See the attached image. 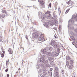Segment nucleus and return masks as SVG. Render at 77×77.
I'll list each match as a JSON object with an SVG mask.
<instances>
[{"label": "nucleus", "mask_w": 77, "mask_h": 77, "mask_svg": "<svg viewBox=\"0 0 77 77\" xmlns=\"http://www.w3.org/2000/svg\"><path fill=\"white\" fill-rule=\"evenodd\" d=\"M0 19H2V17H1V15L0 14Z\"/></svg>", "instance_id": "nucleus-52"}, {"label": "nucleus", "mask_w": 77, "mask_h": 77, "mask_svg": "<svg viewBox=\"0 0 77 77\" xmlns=\"http://www.w3.org/2000/svg\"><path fill=\"white\" fill-rule=\"evenodd\" d=\"M53 16L54 17V18H57V15H56V13L55 12H54L53 13Z\"/></svg>", "instance_id": "nucleus-12"}, {"label": "nucleus", "mask_w": 77, "mask_h": 77, "mask_svg": "<svg viewBox=\"0 0 77 77\" xmlns=\"http://www.w3.org/2000/svg\"><path fill=\"white\" fill-rule=\"evenodd\" d=\"M26 37H27V35H26Z\"/></svg>", "instance_id": "nucleus-57"}, {"label": "nucleus", "mask_w": 77, "mask_h": 77, "mask_svg": "<svg viewBox=\"0 0 77 77\" xmlns=\"http://www.w3.org/2000/svg\"><path fill=\"white\" fill-rule=\"evenodd\" d=\"M55 69L56 71H58V68L57 67H55Z\"/></svg>", "instance_id": "nucleus-39"}, {"label": "nucleus", "mask_w": 77, "mask_h": 77, "mask_svg": "<svg viewBox=\"0 0 77 77\" xmlns=\"http://www.w3.org/2000/svg\"><path fill=\"white\" fill-rule=\"evenodd\" d=\"M56 43L55 41H52L51 42V43H50L51 45H52L53 46Z\"/></svg>", "instance_id": "nucleus-13"}, {"label": "nucleus", "mask_w": 77, "mask_h": 77, "mask_svg": "<svg viewBox=\"0 0 77 77\" xmlns=\"http://www.w3.org/2000/svg\"><path fill=\"white\" fill-rule=\"evenodd\" d=\"M70 64H72V63H74V61L72 60H70Z\"/></svg>", "instance_id": "nucleus-26"}, {"label": "nucleus", "mask_w": 77, "mask_h": 77, "mask_svg": "<svg viewBox=\"0 0 77 77\" xmlns=\"http://www.w3.org/2000/svg\"><path fill=\"white\" fill-rule=\"evenodd\" d=\"M19 70H20V68H19L18 70L19 71Z\"/></svg>", "instance_id": "nucleus-55"}, {"label": "nucleus", "mask_w": 77, "mask_h": 77, "mask_svg": "<svg viewBox=\"0 0 77 77\" xmlns=\"http://www.w3.org/2000/svg\"><path fill=\"white\" fill-rule=\"evenodd\" d=\"M40 62L42 63H44L45 62V64H47V63H48V60H46L45 61V58H44V57H43L40 58Z\"/></svg>", "instance_id": "nucleus-3"}, {"label": "nucleus", "mask_w": 77, "mask_h": 77, "mask_svg": "<svg viewBox=\"0 0 77 77\" xmlns=\"http://www.w3.org/2000/svg\"><path fill=\"white\" fill-rule=\"evenodd\" d=\"M58 45L56 43H55V44L53 45V47L54 48H57V46Z\"/></svg>", "instance_id": "nucleus-15"}, {"label": "nucleus", "mask_w": 77, "mask_h": 77, "mask_svg": "<svg viewBox=\"0 0 77 77\" xmlns=\"http://www.w3.org/2000/svg\"><path fill=\"white\" fill-rule=\"evenodd\" d=\"M28 37H26V39H28Z\"/></svg>", "instance_id": "nucleus-51"}, {"label": "nucleus", "mask_w": 77, "mask_h": 77, "mask_svg": "<svg viewBox=\"0 0 77 77\" xmlns=\"http://www.w3.org/2000/svg\"><path fill=\"white\" fill-rule=\"evenodd\" d=\"M66 60H69L71 59L70 57L69 56H67L66 57Z\"/></svg>", "instance_id": "nucleus-19"}, {"label": "nucleus", "mask_w": 77, "mask_h": 77, "mask_svg": "<svg viewBox=\"0 0 77 77\" xmlns=\"http://www.w3.org/2000/svg\"><path fill=\"white\" fill-rule=\"evenodd\" d=\"M8 52L10 54H12L13 53V51H12V49L11 48H9L8 49Z\"/></svg>", "instance_id": "nucleus-10"}, {"label": "nucleus", "mask_w": 77, "mask_h": 77, "mask_svg": "<svg viewBox=\"0 0 77 77\" xmlns=\"http://www.w3.org/2000/svg\"><path fill=\"white\" fill-rule=\"evenodd\" d=\"M8 69H7L5 70V72H8Z\"/></svg>", "instance_id": "nucleus-44"}, {"label": "nucleus", "mask_w": 77, "mask_h": 77, "mask_svg": "<svg viewBox=\"0 0 77 77\" xmlns=\"http://www.w3.org/2000/svg\"><path fill=\"white\" fill-rule=\"evenodd\" d=\"M66 65L67 66H68L69 65V62L68 61H66Z\"/></svg>", "instance_id": "nucleus-25"}, {"label": "nucleus", "mask_w": 77, "mask_h": 77, "mask_svg": "<svg viewBox=\"0 0 77 77\" xmlns=\"http://www.w3.org/2000/svg\"><path fill=\"white\" fill-rule=\"evenodd\" d=\"M53 70V69L52 68H51L50 69V71H51Z\"/></svg>", "instance_id": "nucleus-47"}, {"label": "nucleus", "mask_w": 77, "mask_h": 77, "mask_svg": "<svg viewBox=\"0 0 77 77\" xmlns=\"http://www.w3.org/2000/svg\"><path fill=\"white\" fill-rule=\"evenodd\" d=\"M55 38H56V37H55Z\"/></svg>", "instance_id": "nucleus-64"}, {"label": "nucleus", "mask_w": 77, "mask_h": 77, "mask_svg": "<svg viewBox=\"0 0 77 77\" xmlns=\"http://www.w3.org/2000/svg\"><path fill=\"white\" fill-rule=\"evenodd\" d=\"M71 21V23L72 24L74 23V20H73L72 19H70L69 21V23Z\"/></svg>", "instance_id": "nucleus-18"}, {"label": "nucleus", "mask_w": 77, "mask_h": 77, "mask_svg": "<svg viewBox=\"0 0 77 77\" xmlns=\"http://www.w3.org/2000/svg\"><path fill=\"white\" fill-rule=\"evenodd\" d=\"M68 27H69V23H68Z\"/></svg>", "instance_id": "nucleus-58"}, {"label": "nucleus", "mask_w": 77, "mask_h": 77, "mask_svg": "<svg viewBox=\"0 0 77 77\" xmlns=\"http://www.w3.org/2000/svg\"><path fill=\"white\" fill-rule=\"evenodd\" d=\"M40 66H43V64H41Z\"/></svg>", "instance_id": "nucleus-48"}, {"label": "nucleus", "mask_w": 77, "mask_h": 77, "mask_svg": "<svg viewBox=\"0 0 77 77\" xmlns=\"http://www.w3.org/2000/svg\"><path fill=\"white\" fill-rule=\"evenodd\" d=\"M56 75L57 77H59V73L58 72H57L56 73Z\"/></svg>", "instance_id": "nucleus-24"}, {"label": "nucleus", "mask_w": 77, "mask_h": 77, "mask_svg": "<svg viewBox=\"0 0 77 77\" xmlns=\"http://www.w3.org/2000/svg\"><path fill=\"white\" fill-rule=\"evenodd\" d=\"M73 77H75V76H74V75H73Z\"/></svg>", "instance_id": "nucleus-56"}, {"label": "nucleus", "mask_w": 77, "mask_h": 77, "mask_svg": "<svg viewBox=\"0 0 77 77\" xmlns=\"http://www.w3.org/2000/svg\"><path fill=\"white\" fill-rule=\"evenodd\" d=\"M42 54H45L47 53V48H45L44 49H42Z\"/></svg>", "instance_id": "nucleus-5"}, {"label": "nucleus", "mask_w": 77, "mask_h": 77, "mask_svg": "<svg viewBox=\"0 0 77 77\" xmlns=\"http://www.w3.org/2000/svg\"><path fill=\"white\" fill-rule=\"evenodd\" d=\"M4 56V54L3 53H2V54H1V57H3Z\"/></svg>", "instance_id": "nucleus-38"}, {"label": "nucleus", "mask_w": 77, "mask_h": 77, "mask_svg": "<svg viewBox=\"0 0 77 77\" xmlns=\"http://www.w3.org/2000/svg\"><path fill=\"white\" fill-rule=\"evenodd\" d=\"M0 37L1 38H0V42H2V35H1Z\"/></svg>", "instance_id": "nucleus-35"}, {"label": "nucleus", "mask_w": 77, "mask_h": 77, "mask_svg": "<svg viewBox=\"0 0 77 77\" xmlns=\"http://www.w3.org/2000/svg\"><path fill=\"white\" fill-rule=\"evenodd\" d=\"M74 29V27H71L70 28V30H73Z\"/></svg>", "instance_id": "nucleus-40"}, {"label": "nucleus", "mask_w": 77, "mask_h": 77, "mask_svg": "<svg viewBox=\"0 0 77 77\" xmlns=\"http://www.w3.org/2000/svg\"><path fill=\"white\" fill-rule=\"evenodd\" d=\"M58 12L59 14L61 13V10L60 9V8H58Z\"/></svg>", "instance_id": "nucleus-27"}, {"label": "nucleus", "mask_w": 77, "mask_h": 77, "mask_svg": "<svg viewBox=\"0 0 77 77\" xmlns=\"http://www.w3.org/2000/svg\"><path fill=\"white\" fill-rule=\"evenodd\" d=\"M50 13H51V11H47L45 13V14H46V15H48V14H50Z\"/></svg>", "instance_id": "nucleus-20"}, {"label": "nucleus", "mask_w": 77, "mask_h": 77, "mask_svg": "<svg viewBox=\"0 0 77 77\" xmlns=\"http://www.w3.org/2000/svg\"><path fill=\"white\" fill-rule=\"evenodd\" d=\"M46 68H48V67H50V64L48 63L46 64L45 65Z\"/></svg>", "instance_id": "nucleus-23"}, {"label": "nucleus", "mask_w": 77, "mask_h": 77, "mask_svg": "<svg viewBox=\"0 0 77 77\" xmlns=\"http://www.w3.org/2000/svg\"><path fill=\"white\" fill-rule=\"evenodd\" d=\"M76 42L77 44V39L76 40Z\"/></svg>", "instance_id": "nucleus-59"}, {"label": "nucleus", "mask_w": 77, "mask_h": 77, "mask_svg": "<svg viewBox=\"0 0 77 77\" xmlns=\"http://www.w3.org/2000/svg\"><path fill=\"white\" fill-rule=\"evenodd\" d=\"M70 33L71 35H74V33L72 31H70Z\"/></svg>", "instance_id": "nucleus-28"}, {"label": "nucleus", "mask_w": 77, "mask_h": 77, "mask_svg": "<svg viewBox=\"0 0 77 77\" xmlns=\"http://www.w3.org/2000/svg\"><path fill=\"white\" fill-rule=\"evenodd\" d=\"M41 77H44V75H42L41 76Z\"/></svg>", "instance_id": "nucleus-54"}, {"label": "nucleus", "mask_w": 77, "mask_h": 77, "mask_svg": "<svg viewBox=\"0 0 77 77\" xmlns=\"http://www.w3.org/2000/svg\"><path fill=\"white\" fill-rule=\"evenodd\" d=\"M59 55V53H56L54 55H53V56H54V57H57V56Z\"/></svg>", "instance_id": "nucleus-21"}, {"label": "nucleus", "mask_w": 77, "mask_h": 77, "mask_svg": "<svg viewBox=\"0 0 77 77\" xmlns=\"http://www.w3.org/2000/svg\"><path fill=\"white\" fill-rule=\"evenodd\" d=\"M75 32L77 33V29H76L75 30Z\"/></svg>", "instance_id": "nucleus-45"}, {"label": "nucleus", "mask_w": 77, "mask_h": 77, "mask_svg": "<svg viewBox=\"0 0 77 77\" xmlns=\"http://www.w3.org/2000/svg\"><path fill=\"white\" fill-rule=\"evenodd\" d=\"M16 73H18V72H17Z\"/></svg>", "instance_id": "nucleus-61"}, {"label": "nucleus", "mask_w": 77, "mask_h": 77, "mask_svg": "<svg viewBox=\"0 0 77 77\" xmlns=\"http://www.w3.org/2000/svg\"><path fill=\"white\" fill-rule=\"evenodd\" d=\"M69 10H70V8H69V9H68L67 10H66V14H67V13H68V12H69Z\"/></svg>", "instance_id": "nucleus-31"}, {"label": "nucleus", "mask_w": 77, "mask_h": 77, "mask_svg": "<svg viewBox=\"0 0 77 77\" xmlns=\"http://www.w3.org/2000/svg\"><path fill=\"white\" fill-rule=\"evenodd\" d=\"M38 15L39 16H40L41 15H42V13H41V12H38Z\"/></svg>", "instance_id": "nucleus-37"}, {"label": "nucleus", "mask_w": 77, "mask_h": 77, "mask_svg": "<svg viewBox=\"0 0 77 77\" xmlns=\"http://www.w3.org/2000/svg\"><path fill=\"white\" fill-rule=\"evenodd\" d=\"M42 71V70H41V69H39V71H38L39 72L41 73V72Z\"/></svg>", "instance_id": "nucleus-42"}, {"label": "nucleus", "mask_w": 77, "mask_h": 77, "mask_svg": "<svg viewBox=\"0 0 77 77\" xmlns=\"http://www.w3.org/2000/svg\"><path fill=\"white\" fill-rule=\"evenodd\" d=\"M49 50L50 51H52L53 50V48L52 47H50L49 48Z\"/></svg>", "instance_id": "nucleus-33"}, {"label": "nucleus", "mask_w": 77, "mask_h": 77, "mask_svg": "<svg viewBox=\"0 0 77 77\" xmlns=\"http://www.w3.org/2000/svg\"><path fill=\"white\" fill-rule=\"evenodd\" d=\"M5 17V14H2V18H4Z\"/></svg>", "instance_id": "nucleus-30"}, {"label": "nucleus", "mask_w": 77, "mask_h": 77, "mask_svg": "<svg viewBox=\"0 0 77 77\" xmlns=\"http://www.w3.org/2000/svg\"><path fill=\"white\" fill-rule=\"evenodd\" d=\"M49 6L50 8H51V3H50L49 4Z\"/></svg>", "instance_id": "nucleus-43"}, {"label": "nucleus", "mask_w": 77, "mask_h": 77, "mask_svg": "<svg viewBox=\"0 0 77 77\" xmlns=\"http://www.w3.org/2000/svg\"><path fill=\"white\" fill-rule=\"evenodd\" d=\"M8 63H9V61L7 60L6 61V66H7L8 65Z\"/></svg>", "instance_id": "nucleus-36"}, {"label": "nucleus", "mask_w": 77, "mask_h": 77, "mask_svg": "<svg viewBox=\"0 0 77 77\" xmlns=\"http://www.w3.org/2000/svg\"><path fill=\"white\" fill-rule=\"evenodd\" d=\"M48 73L49 75H52V73L51 72V71H49Z\"/></svg>", "instance_id": "nucleus-29"}, {"label": "nucleus", "mask_w": 77, "mask_h": 77, "mask_svg": "<svg viewBox=\"0 0 77 77\" xmlns=\"http://www.w3.org/2000/svg\"><path fill=\"white\" fill-rule=\"evenodd\" d=\"M0 69H1V68L0 67Z\"/></svg>", "instance_id": "nucleus-62"}, {"label": "nucleus", "mask_w": 77, "mask_h": 77, "mask_svg": "<svg viewBox=\"0 0 77 77\" xmlns=\"http://www.w3.org/2000/svg\"><path fill=\"white\" fill-rule=\"evenodd\" d=\"M75 47L76 48H77V45H75Z\"/></svg>", "instance_id": "nucleus-50"}, {"label": "nucleus", "mask_w": 77, "mask_h": 77, "mask_svg": "<svg viewBox=\"0 0 77 77\" xmlns=\"http://www.w3.org/2000/svg\"><path fill=\"white\" fill-rule=\"evenodd\" d=\"M36 68L37 69H39V66H38V65H37L36 66Z\"/></svg>", "instance_id": "nucleus-41"}, {"label": "nucleus", "mask_w": 77, "mask_h": 77, "mask_svg": "<svg viewBox=\"0 0 77 77\" xmlns=\"http://www.w3.org/2000/svg\"><path fill=\"white\" fill-rule=\"evenodd\" d=\"M1 12L2 13H6V11L5 10H2Z\"/></svg>", "instance_id": "nucleus-34"}, {"label": "nucleus", "mask_w": 77, "mask_h": 77, "mask_svg": "<svg viewBox=\"0 0 77 77\" xmlns=\"http://www.w3.org/2000/svg\"><path fill=\"white\" fill-rule=\"evenodd\" d=\"M44 26L46 27H48L50 26V24L48 22H46L45 24H43Z\"/></svg>", "instance_id": "nucleus-9"}, {"label": "nucleus", "mask_w": 77, "mask_h": 77, "mask_svg": "<svg viewBox=\"0 0 77 77\" xmlns=\"http://www.w3.org/2000/svg\"><path fill=\"white\" fill-rule=\"evenodd\" d=\"M51 24L52 25H54V24L55 26H58V22L57 21V20H55L54 21H51Z\"/></svg>", "instance_id": "nucleus-4"}, {"label": "nucleus", "mask_w": 77, "mask_h": 77, "mask_svg": "<svg viewBox=\"0 0 77 77\" xmlns=\"http://www.w3.org/2000/svg\"><path fill=\"white\" fill-rule=\"evenodd\" d=\"M43 0H38V2H40L41 5L42 6H44V2L42 1Z\"/></svg>", "instance_id": "nucleus-6"}, {"label": "nucleus", "mask_w": 77, "mask_h": 77, "mask_svg": "<svg viewBox=\"0 0 77 77\" xmlns=\"http://www.w3.org/2000/svg\"><path fill=\"white\" fill-rule=\"evenodd\" d=\"M52 19H53V20H54V18H53V17H51V14H49L48 16H47V18L48 20H50L51 18Z\"/></svg>", "instance_id": "nucleus-8"}, {"label": "nucleus", "mask_w": 77, "mask_h": 77, "mask_svg": "<svg viewBox=\"0 0 77 77\" xmlns=\"http://www.w3.org/2000/svg\"><path fill=\"white\" fill-rule=\"evenodd\" d=\"M23 50H24V48H23Z\"/></svg>", "instance_id": "nucleus-63"}, {"label": "nucleus", "mask_w": 77, "mask_h": 77, "mask_svg": "<svg viewBox=\"0 0 77 77\" xmlns=\"http://www.w3.org/2000/svg\"><path fill=\"white\" fill-rule=\"evenodd\" d=\"M0 55H1V53L0 52Z\"/></svg>", "instance_id": "nucleus-60"}, {"label": "nucleus", "mask_w": 77, "mask_h": 77, "mask_svg": "<svg viewBox=\"0 0 77 77\" xmlns=\"http://www.w3.org/2000/svg\"><path fill=\"white\" fill-rule=\"evenodd\" d=\"M23 60H22V65H23Z\"/></svg>", "instance_id": "nucleus-53"}, {"label": "nucleus", "mask_w": 77, "mask_h": 77, "mask_svg": "<svg viewBox=\"0 0 77 77\" xmlns=\"http://www.w3.org/2000/svg\"><path fill=\"white\" fill-rule=\"evenodd\" d=\"M32 36L33 38L39 37L38 38V41H39L44 42L45 41V39L44 38L43 33L41 32H37L35 33L34 32L32 34Z\"/></svg>", "instance_id": "nucleus-1"}, {"label": "nucleus", "mask_w": 77, "mask_h": 77, "mask_svg": "<svg viewBox=\"0 0 77 77\" xmlns=\"http://www.w3.org/2000/svg\"><path fill=\"white\" fill-rule=\"evenodd\" d=\"M45 69H42V71H45Z\"/></svg>", "instance_id": "nucleus-46"}, {"label": "nucleus", "mask_w": 77, "mask_h": 77, "mask_svg": "<svg viewBox=\"0 0 77 77\" xmlns=\"http://www.w3.org/2000/svg\"><path fill=\"white\" fill-rule=\"evenodd\" d=\"M7 77H9V74H7Z\"/></svg>", "instance_id": "nucleus-49"}, {"label": "nucleus", "mask_w": 77, "mask_h": 77, "mask_svg": "<svg viewBox=\"0 0 77 77\" xmlns=\"http://www.w3.org/2000/svg\"><path fill=\"white\" fill-rule=\"evenodd\" d=\"M69 69H72L73 67V65H72L71 64H69Z\"/></svg>", "instance_id": "nucleus-11"}, {"label": "nucleus", "mask_w": 77, "mask_h": 77, "mask_svg": "<svg viewBox=\"0 0 77 77\" xmlns=\"http://www.w3.org/2000/svg\"><path fill=\"white\" fill-rule=\"evenodd\" d=\"M57 51L58 53H59L60 52V49L59 48L57 49Z\"/></svg>", "instance_id": "nucleus-32"}, {"label": "nucleus", "mask_w": 77, "mask_h": 77, "mask_svg": "<svg viewBox=\"0 0 77 77\" xmlns=\"http://www.w3.org/2000/svg\"><path fill=\"white\" fill-rule=\"evenodd\" d=\"M72 2L71 1H69L68 2H66L67 4H68V5H69V4H71Z\"/></svg>", "instance_id": "nucleus-22"}, {"label": "nucleus", "mask_w": 77, "mask_h": 77, "mask_svg": "<svg viewBox=\"0 0 77 77\" xmlns=\"http://www.w3.org/2000/svg\"><path fill=\"white\" fill-rule=\"evenodd\" d=\"M72 37H71V39H72V40H73V42H72V45H75V44H77V42L76 43H75V40H74V38H71Z\"/></svg>", "instance_id": "nucleus-7"}, {"label": "nucleus", "mask_w": 77, "mask_h": 77, "mask_svg": "<svg viewBox=\"0 0 77 77\" xmlns=\"http://www.w3.org/2000/svg\"><path fill=\"white\" fill-rule=\"evenodd\" d=\"M43 75H46V77H48V74H47V72H43Z\"/></svg>", "instance_id": "nucleus-16"}, {"label": "nucleus", "mask_w": 77, "mask_h": 77, "mask_svg": "<svg viewBox=\"0 0 77 77\" xmlns=\"http://www.w3.org/2000/svg\"><path fill=\"white\" fill-rule=\"evenodd\" d=\"M47 57L50 62H53L54 60V55H52L51 52H48L46 54Z\"/></svg>", "instance_id": "nucleus-2"}, {"label": "nucleus", "mask_w": 77, "mask_h": 77, "mask_svg": "<svg viewBox=\"0 0 77 77\" xmlns=\"http://www.w3.org/2000/svg\"><path fill=\"white\" fill-rule=\"evenodd\" d=\"M61 72L62 74H63V77H64L65 76H64V74L65 73V71H64V70L62 69L61 71Z\"/></svg>", "instance_id": "nucleus-17"}, {"label": "nucleus", "mask_w": 77, "mask_h": 77, "mask_svg": "<svg viewBox=\"0 0 77 77\" xmlns=\"http://www.w3.org/2000/svg\"><path fill=\"white\" fill-rule=\"evenodd\" d=\"M45 17H46V15L44 14L42 16V20H45Z\"/></svg>", "instance_id": "nucleus-14"}]
</instances>
